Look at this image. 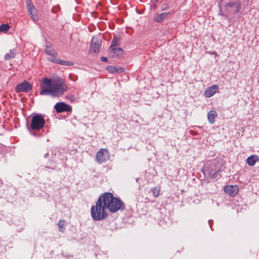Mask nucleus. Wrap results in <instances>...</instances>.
<instances>
[{
	"label": "nucleus",
	"instance_id": "obj_1",
	"mask_svg": "<svg viewBox=\"0 0 259 259\" xmlns=\"http://www.w3.org/2000/svg\"><path fill=\"white\" fill-rule=\"evenodd\" d=\"M68 89V86L63 79L52 82L51 79L45 78L40 85V95L59 97L63 96Z\"/></svg>",
	"mask_w": 259,
	"mask_h": 259
},
{
	"label": "nucleus",
	"instance_id": "obj_2",
	"mask_svg": "<svg viewBox=\"0 0 259 259\" xmlns=\"http://www.w3.org/2000/svg\"><path fill=\"white\" fill-rule=\"evenodd\" d=\"M102 195L109 211L111 213H115L119 210H123L125 209L123 202L119 198L114 197L112 193L105 192Z\"/></svg>",
	"mask_w": 259,
	"mask_h": 259
},
{
	"label": "nucleus",
	"instance_id": "obj_3",
	"mask_svg": "<svg viewBox=\"0 0 259 259\" xmlns=\"http://www.w3.org/2000/svg\"><path fill=\"white\" fill-rule=\"evenodd\" d=\"M104 200L101 195L97 200L96 205L91 209V214L95 221H102L108 217L106 209H108Z\"/></svg>",
	"mask_w": 259,
	"mask_h": 259
},
{
	"label": "nucleus",
	"instance_id": "obj_4",
	"mask_svg": "<svg viewBox=\"0 0 259 259\" xmlns=\"http://www.w3.org/2000/svg\"><path fill=\"white\" fill-rule=\"evenodd\" d=\"M45 125V119L44 116L39 113L34 114L32 116L31 123L27 128L30 131H39Z\"/></svg>",
	"mask_w": 259,
	"mask_h": 259
},
{
	"label": "nucleus",
	"instance_id": "obj_5",
	"mask_svg": "<svg viewBox=\"0 0 259 259\" xmlns=\"http://www.w3.org/2000/svg\"><path fill=\"white\" fill-rule=\"evenodd\" d=\"M222 166L221 164L217 161L211 162L209 168H208V172L209 177L213 181H217L221 177Z\"/></svg>",
	"mask_w": 259,
	"mask_h": 259
},
{
	"label": "nucleus",
	"instance_id": "obj_6",
	"mask_svg": "<svg viewBox=\"0 0 259 259\" xmlns=\"http://www.w3.org/2000/svg\"><path fill=\"white\" fill-rule=\"evenodd\" d=\"M26 8L28 14L34 22L38 21L39 19L37 10L34 6L31 0H26Z\"/></svg>",
	"mask_w": 259,
	"mask_h": 259
},
{
	"label": "nucleus",
	"instance_id": "obj_7",
	"mask_svg": "<svg viewBox=\"0 0 259 259\" xmlns=\"http://www.w3.org/2000/svg\"><path fill=\"white\" fill-rule=\"evenodd\" d=\"M102 44V40L98 37H93L91 40L90 51L98 53Z\"/></svg>",
	"mask_w": 259,
	"mask_h": 259
},
{
	"label": "nucleus",
	"instance_id": "obj_8",
	"mask_svg": "<svg viewBox=\"0 0 259 259\" xmlns=\"http://www.w3.org/2000/svg\"><path fill=\"white\" fill-rule=\"evenodd\" d=\"M32 87L30 83L27 81H24L22 83L18 84L15 88V91L17 93L28 92L32 90Z\"/></svg>",
	"mask_w": 259,
	"mask_h": 259
},
{
	"label": "nucleus",
	"instance_id": "obj_9",
	"mask_svg": "<svg viewBox=\"0 0 259 259\" xmlns=\"http://www.w3.org/2000/svg\"><path fill=\"white\" fill-rule=\"evenodd\" d=\"M54 108L57 113H61L65 111L71 112L72 107L71 106L64 102H59L55 104Z\"/></svg>",
	"mask_w": 259,
	"mask_h": 259
},
{
	"label": "nucleus",
	"instance_id": "obj_10",
	"mask_svg": "<svg viewBox=\"0 0 259 259\" xmlns=\"http://www.w3.org/2000/svg\"><path fill=\"white\" fill-rule=\"evenodd\" d=\"M96 157L97 161L100 163L106 161L108 158L107 150L105 149H101L97 153Z\"/></svg>",
	"mask_w": 259,
	"mask_h": 259
},
{
	"label": "nucleus",
	"instance_id": "obj_11",
	"mask_svg": "<svg viewBox=\"0 0 259 259\" xmlns=\"http://www.w3.org/2000/svg\"><path fill=\"white\" fill-rule=\"evenodd\" d=\"M224 191L230 195L231 196H234L238 192V188L237 186L228 185L224 188Z\"/></svg>",
	"mask_w": 259,
	"mask_h": 259
},
{
	"label": "nucleus",
	"instance_id": "obj_12",
	"mask_svg": "<svg viewBox=\"0 0 259 259\" xmlns=\"http://www.w3.org/2000/svg\"><path fill=\"white\" fill-rule=\"evenodd\" d=\"M219 87L218 85L213 84L208 88L205 91L204 95L206 98H210L212 96L217 92Z\"/></svg>",
	"mask_w": 259,
	"mask_h": 259
},
{
	"label": "nucleus",
	"instance_id": "obj_13",
	"mask_svg": "<svg viewBox=\"0 0 259 259\" xmlns=\"http://www.w3.org/2000/svg\"><path fill=\"white\" fill-rule=\"evenodd\" d=\"M49 60L55 63H58L59 64H61L62 65H65V66H72L74 65V63L71 61H66V60H62L60 59L56 58H52V59H49Z\"/></svg>",
	"mask_w": 259,
	"mask_h": 259
},
{
	"label": "nucleus",
	"instance_id": "obj_14",
	"mask_svg": "<svg viewBox=\"0 0 259 259\" xmlns=\"http://www.w3.org/2000/svg\"><path fill=\"white\" fill-rule=\"evenodd\" d=\"M169 13H162L160 14H156L153 18V20L157 23H161L163 20L166 19Z\"/></svg>",
	"mask_w": 259,
	"mask_h": 259
},
{
	"label": "nucleus",
	"instance_id": "obj_15",
	"mask_svg": "<svg viewBox=\"0 0 259 259\" xmlns=\"http://www.w3.org/2000/svg\"><path fill=\"white\" fill-rule=\"evenodd\" d=\"M257 161H259V158L255 155H252L246 159L247 163L251 166H253Z\"/></svg>",
	"mask_w": 259,
	"mask_h": 259
},
{
	"label": "nucleus",
	"instance_id": "obj_16",
	"mask_svg": "<svg viewBox=\"0 0 259 259\" xmlns=\"http://www.w3.org/2000/svg\"><path fill=\"white\" fill-rule=\"evenodd\" d=\"M217 116V113L215 110H210L207 114V118L209 122L213 124L215 121V118Z\"/></svg>",
	"mask_w": 259,
	"mask_h": 259
},
{
	"label": "nucleus",
	"instance_id": "obj_17",
	"mask_svg": "<svg viewBox=\"0 0 259 259\" xmlns=\"http://www.w3.org/2000/svg\"><path fill=\"white\" fill-rule=\"evenodd\" d=\"M51 46L48 45V42L46 46V53L47 55H50L54 58H56L57 57V53L54 49H51Z\"/></svg>",
	"mask_w": 259,
	"mask_h": 259
},
{
	"label": "nucleus",
	"instance_id": "obj_18",
	"mask_svg": "<svg viewBox=\"0 0 259 259\" xmlns=\"http://www.w3.org/2000/svg\"><path fill=\"white\" fill-rule=\"evenodd\" d=\"M120 38L114 36L110 45V49L114 48L120 45Z\"/></svg>",
	"mask_w": 259,
	"mask_h": 259
},
{
	"label": "nucleus",
	"instance_id": "obj_19",
	"mask_svg": "<svg viewBox=\"0 0 259 259\" xmlns=\"http://www.w3.org/2000/svg\"><path fill=\"white\" fill-rule=\"evenodd\" d=\"M15 54L14 51L11 50L10 52L6 54L5 55L4 59L6 60H10L11 59L14 58L15 57Z\"/></svg>",
	"mask_w": 259,
	"mask_h": 259
},
{
	"label": "nucleus",
	"instance_id": "obj_20",
	"mask_svg": "<svg viewBox=\"0 0 259 259\" xmlns=\"http://www.w3.org/2000/svg\"><path fill=\"white\" fill-rule=\"evenodd\" d=\"M10 28V26L8 24H3L0 25V31L7 32Z\"/></svg>",
	"mask_w": 259,
	"mask_h": 259
},
{
	"label": "nucleus",
	"instance_id": "obj_21",
	"mask_svg": "<svg viewBox=\"0 0 259 259\" xmlns=\"http://www.w3.org/2000/svg\"><path fill=\"white\" fill-rule=\"evenodd\" d=\"M65 222L64 220H60L58 222V226L59 229V231L61 232H64L65 230Z\"/></svg>",
	"mask_w": 259,
	"mask_h": 259
},
{
	"label": "nucleus",
	"instance_id": "obj_22",
	"mask_svg": "<svg viewBox=\"0 0 259 259\" xmlns=\"http://www.w3.org/2000/svg\"><path fill=\"white\" fill-rule=\"evenodd\" d=\"M111 49L114 54H117V55H120L123 52V50L121 48L114 47Z\"/></svg>",
	"mask_w": 259,
	"mask_h": 259
},
{
	"label": "nucleus",
	"instance_id": "obj_23",
	"mask_svg": "<svg viewBox=\"0 0 259 259\" xmlns=\"http://www.w3.org/2000/svg\"><path fill=\"white\" fill-rule=\"evenodd\" d=\"M160 188L158 187H154L151 189V191L153 193V196L156 197L159 195Z\"/></svg>",
	"mask_w": 259,
	"mask_h": 259
},
{
	"label": "nucleus",
	"instance_id": "obj_24",
	"mask_svg": "<svg viewBox=\"0 0 259 259\" xmlns=\"http://www.w3.org/2000/svg\"><path fill=\"white\" fill-rule=\"evenodd\" d=\"M237 2H238V1H237L231 2L226 4V7H229V8H232L233 6L236 7L237 6Z\"/></svg>",
	"mask_w": 259,
	"mask_h": 259
},
{
	"label": "nucleus",
	"instance_id": "obj_25",
	"mask_svg": "<svg viewBox=\"0 0 259 259\" xmlns=\"http://www.w3.org/2000/svg\"><path fill=\"white\" fill-rule=\"evenodd\" d=\"M236 9L235 11V13H237L240 11L241 10V2L240 1H238L237 3V6L235 7Z\"/></svg>",
	"mask_w": 259,
	"mask_h": 259
},
{
	"label": "nucleus",
	"instance_id": "obj_26",
	"mask_svg": "<svg viewBox=\"0 0 259 259\" xmlns=\"http://www.w3.org/2000/svg\"><path fill=\"white\" fill-rule=\"evenodd\" d=\"M107 69L109 71H110V72H112V73L115 72L117 71V69L115 67L111 66H108L107 67Z\"/></svg>",
	"mask_w": 259,
	"mask_h": 259
},
{
	"label": "nucleus",
	"instance_id": "obj_27",
	"mask_svg": "<svg viewBox=\"0 0 259 259\" xmlns=\"http://www.w3.org/2000/svg\"><path fill=\"white\" fill-rule=\"evenodd\" d=\"M168 8L169 5L167 3H163L161 6V9L162 11L167 10Z\"/></svg>",
	"mask_w": 259,
	"mask_h": 259
},
{
	"label": "nucleus",
	"instance_id": "obj_28",
	"mask_svg": "<svg viewBox=\"0 0 259 259\" xmlns=\"http://www.w3.org/2000/svg\"><path fill=\"white\" fill-rule=\"evenodd\" d=\"M159 2H152V4L151 5V8H153L154 9H155L157 6V4Z\"/></svg>",
	"mask_w": 259,
	"mask_h": 259
},
{
	"label": "nucleus",
	"instance_id": "obj_29",
	"mask_svg": "<svg viewBox=\"0 0 259 259\" xmlns=\"http://www.w3.org/2000/svg\"><path fill=\"white\" fill-rule=\"evenodd\" d=\"M101 60L103 62H107L108 61V59L107 57H101Z\"/></svg>",
	"mask_w": 259,
	"mask_h": 259
},
{
	"label": "nucleus",
	"instance_id": "obj_30",
	"mask_svg": "<svg viewBox=\"0 0 259 259\" xmlns=\"http://www.w3.org/2000/svg\"><path fill=\"white\" fill-rule=\"evenodd\" d=\"M49 153H46L44 155V157L45 158H47L49 157Z\"/></svg>",
	"mask_w": 259,
	"mask_h": 259
},
{
	"label": "nucleus",
	"instance_id": "obj_31",
	"mask_svg": "<svg viewBox=\"0 0 259 259\" xmlns=\"http://www.w3.org/2000/svg\"><path fill=\"white\" fill-rule=\"evenodd\" d=\"M159 0H152L151 2H159Z\"/></svg>",
	"mask_w": 259,
	"mask_h": 259
},
{
	"label": "nucleus",
	"instance_id": "obj_32",
	"mask_svg": "<svg viewBox=\"0 0 259 259\" xmlns=\"http://www.w3.org/2000/svg\"><path fill=\"white\" fill-rule=\"evenodd\" d=\"M246 1H247V4L248 5L250 0H246Z\"/></svg>",
	"mask_w": 259,
	"mask_h": 259
}]
</instances>
